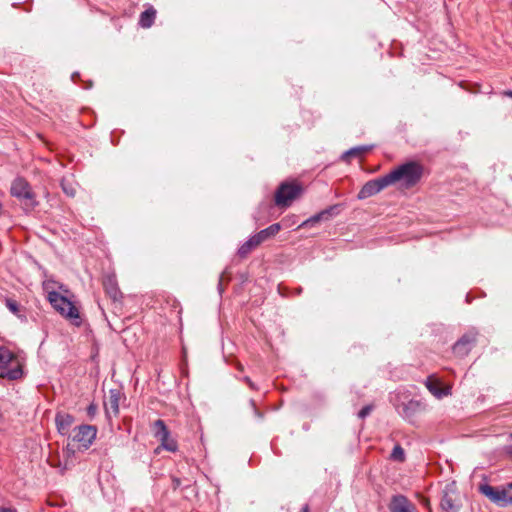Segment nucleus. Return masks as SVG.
Returning a JSON list of instances; mask_svg holds the SVG:
<instances>
[{"label": "nucleus", "instance_id": "obj_1", "mask_svg": "<svg viewBox=\"0 0 512 512\" xmlns=\"http://www.w3.org/2000/svg\"><path fill=\"white\" fill-rule=\"evenodd\" d=\"M43 289L47 294L48 301L60 315L70 320L73 324L80 325L79 310L66 295L69 292L68 289L50 279L43 282Z\"/></svg>", "mask_w": 512, "mask_h": 512}, {"label": "nucleus", "instance_id": "obj_2", "mask_svg": "<svg viewBox=\"0 0 512 512\" xmlns=\"http://www.w3.org/2000/svg\"><path fill=\"white\" fill-rule=\"evenodd\" d=\"M423 174V167L417 162L404 163L387 174L390 184L400 182L405 188L416 185Z\"/></svg>", "mask_w": 512, "mask_h": 512}, {"label": "nucleus", "instance_id": "obj_3", "mask_svg": "<svg viewBox=\"0 0 512 512\" xmlns=\"http://www.w3.org/2000/svg\"><path fill=\"white\" fill-rule=\"evenodd\" d=\"M23 375L22 363L8 348L0 347V377L16 380Z\"/></svg>", "mask_w": 512, "mask_h": 512}, {"label": "nucleus", "instance_id": "obj_4", "mask_svg": "<svg viewBox=\"0 0 512 512\" xmlns=\"http://www.w3.org/2000/svg\"><path fill=\"white\" fill-rule=\"evenodd\" d=\"M302 192V187L296 183H282L275 194V203L278 206L288 207Z\"/></svg>", "mask_w": 512, "mask_h": 512}, {"label": "nucleus", "instance_id": "obj_5", "mask_svg": "<svg viewBox=\"0 0 512 512\" xmlns=\"http://www.w3.org/2000/svg\"><path fill=\"white\" fill-rule=\"evenodd\" d=\"M97 429L91 425H80L74 429L73 441L79 449L87 450L94 442Z\"/></svg>", "mask_w": 512, "mask_h": 512}, {"label": "nucleus", "instance_id": "obj_6", "mask_svg": "<svg viewBox=\"0 0 512 512\" xmlns=\"http://www.w3.org/2000/svg\"><path fill=\"white\" fill-rule=\"evenodd\" d=\"M390 185L391 184L387 174L382 177L370 180L362 186L357 195V198L359 200H363L372 197Z\"/></svg>", "mask_w": 512, "mask_h": 512}, {"label": "nucleus", "instance_id": "obj_7", "mask_svg": "<svg viewBox=\"0 0 512 512\" xmlns=\"http://www.w3.org/2000/svg\"><path fill=\"white\" fill-rule=\"evenodd\" d=\"M480 492L497 505L505 506L507 498L505 490H496L492 486L484 484L480 486Z\"/></svg>", "mask_w": 512, "mask_h": 512}, {"label": "nucleus", "instance_id": "obj_8", "mask_svg": "<svg viewBox=\"0 0 512 512\" xmlns=\"http://www.w3.org/2000/svg\"><path fill=\"white\" fill-rule=\"evenodd\" d=\"M449 490H453V485H450V488L444 491V495L441 499V508L446 512H458L460 505L457 503L456 497L449 493Z\"/></svg>", "mask_w": 512, "mask_h": 512}, {"label": "nucleus", "instance_id": "obj_9", "mask_svg": "<svg viewBox=\"0 0 512 512\" xmlns=\"http://www.w3.org/2000/svg\"><path fill=\"white\" fill-rule=\"evenodd\" d=\"M425 386L436 398L439 399L450 394V388H441L439 380L434 376H429L426 379Z\"/></svg>", "mask_w": 512, "mask_h": 512}, {"label": "nucleus", "instance_id": "obj_10", "mask_svg": "<svg viewBox=\"0 0 512 512\" xmlns=\"http://www.w3.org/2000/svg\"><path fill=\"white\" fill-rule=\"evenodd\" d=\"M11 193L20 198H30V188L28 183L23 179H16L11 186Z\"/></svg>", "mask_w": 512, "mask_h": 512}, {"label": "nucleus", "instance_id": "obj_11", "mask_svg": "<svg viewBox=\"0 0 512 512\" xmlns=\"http://www.w3.org/2000/svg\"><path fill=\"white\" fill-rule=\"evenodd\" d=\"M338 206H331L329 207L328 209H325L313 216H311L310 218H308L307 220H305L301 225L300 227H304V226H313L314 224L318 223L319 221L321 220H327L336 210H337Z\"/></svg>", "mask_w": 512, "mask_h": 512}, {"label": "nucleus", "instance_id": "obj_12", "mask_svg": "<svg viewBox=\"0 0 512 512\" xmlns=\"http://www.w3.org/2000/svg\"><path fill=\"white\" fill-rule=\"evenodd\" d=\"M56 426L58 431L62 435H66L69 431L70 426L74 422L73 416L67 413H58L55 418Z\"/></svg>", "mask_w": 512, "mask_h": 512}, {"label": "nucleus", "instance_id": "obj_13", "mask_svg": "<svg viewBox=\"0 0 512 512\" xmlns=\"http://www.w3.org/2000/svg\"><path fill=\"white\" fill-rule=\"evenodd\" d=\"M119 401H120V393L118 390L112 389L109 391L108 401L105 403L106 412L113 413L117 415L119 412Z\"/></svg>", "mask_w": 512, "mask_h": 512}, {"label": "nucleus", "instance_id": "obj_14", "mask_svg": "<svg viewBox=\"0 0 512 512\" xmlns=\"http://www.w3.org/2000/svg\"><path fill=\"white\" fill-rule=\"evenodd\" d=\"M413 506L404 496L393 498L391 512H414Z\"/></svg>", "mask_w": 512, "mask_h": 512}, {"label": "nucleus", "instance_id": "obj_15", "mask_svg": "<svg viewBox=\"0 0 512 512\" xmlns=\"http://www.w3.org/2000/svg\"><path fill=\"white\" fill-rule=\"evenodd\" d=\"M261 244L256 235H252L246 242H244L241 247L238 249V254L240 257H246L252 250L258 247Z\"/></svg>", "mask_w": 512, "mask_h": 512}, {"label": "nucleus", "instance_id": "obj_16", "mask_svg": "<svg viewBox=\"0 0 512 512\" xmlns=\"http://www.w3.org/2000/svg\"><path fill=\"white\" fill-rule=\"evenodd\" d=\"M103 285L105 287L106 292L110 295V297L114 300H117L121 297V292L117 287V282L113 276H108L105 278Z\"/></svg>", "mask_w": 512, "mask_h": 512}, {"label": "nucleus", "instance_id": "obj_17", "mask_svg": "<svg viewBox=\"0 0 512 512\" xmlns=\"http://www.w3.org/2000/svg\"><path fill=\"white\" fill-rule=\"evenodd\" d=\"M281 230V225L279 223H275L270 225L269 227L259 231L256 233V237L259 239L261 243L264 241L274 237Z\"/></svg>", "mask_w": 512, "mask_h": 512}, {"label": "nucleus", "instance_id": "obj_18", "mask_svg": "<svg viewBox=\"0 0 512 512\" xmlns=\"http://www.w3.org/2000/svg\"><path fill=\"white\" fill-rule=\"evenodd\" d=\"M156 18V10L153 7H149L141 13L139 18V25L142 28H150Z\"/></svg>", "mask_w": 512, "mask_h": 512}, {"label": "nucleus", "instance_id": "obj_19", "mask_svg": "<svg viewBox=\"0 0 512 512\" xmlns=\"http://www.w3.org/2000/svg\"><path fill=\"white\" fill-rule=\"evenodd\" d=\"M474 337L469 336H463L455 345H454V352L457 354H465L468 352V349L466 348L467 345H470L472 342H474Z\"/></svg>", "mask_w": 512, "mask_h": 512}, {"label": "nucleus", "instance_id": "obj_20", "mask_svg": "<svg viewBox=\"0 0 512 512\" xmlns=\"http://www.w3.org/2000/svg\"><path fill=\"white\" fill-rule=\"evenodd\" d=\"M158 439L161 441V446L164 449L171 452H175L177 450V443L170 437L169 431L162 434Z\"/></svg>", "mask_w": 512, "mask_h": 512}, {"label": "nucleus", "instance_id": "obj_21", "mask_svg": "<svg viewBox=\"0 0 512 512\" xmlns=\"http://www.w3.org/2000/svg\"><path fill=\"white\" fill-rule=\"evenodd\" d=\"M369 150V147L367 146H359V147H354V148H351L350 150L346 151L342 158L343 159H346L350 156H360L362 155L364 152H367Z\"/></svg>", "mask_w": 512, "mask_h": 512}, {"label": "nucleus", "instance_id": "obj_22", "mask_svg": "<svg viewBox=\"0 0 512 512\" xmlns=\"http://www.w3.org/2000/svg\"><path fill=\"white\" fill-rule=\"evenodd\" d=\"M390 457L392 460H395V461H399V462L404 461L405 453H404L403 448L400 445H395L391 452Z\"/></svg>", "mask_w": 512, "mask_h": 512}, {"label": "nucleus", "instance_id": "obj_23", "mask_svg": "<svg viewBox=\"0 0 512 512\" xmlns=\"http://www.w3.org/2000/svg\"><path fill=\"white\" fill-rule=\"evenodd\" d=\"M168 432V429L162 420H156L154 422V435L159 438L162 434Z\"/></svg>", "mask_w": 512, "mask_h": 512}, {"label": "nucleus", "instance_id": "obj_24", "mask_svg": "<svg viewBox=\"0 0 512 512\" xmlns=\"http://www.w3.org/2000/svg\"><path fill=\"white\" fill-rule=\"evenodd\" d=\"M6 306L14 314L19 311L17 302L12 299H6Z\"/></svg>", "mask_w": 512, "mask_h": 512}, {"label": "nucleus", "instance_id": "obj_25", "mask_svg": "<svg viewBox=\"0 0 512 512\" xmlns=\"http://www.w3.org/2000/svg\"><path fill=\"white\" fill-rule=\"evenodd\" d=\"M371 410H372V407H371V406H365V407H363V408L359 411V413H358L359 418H361V419L365 418L366 416H368V415L370 414Z\"/></svg>", "mask_w": 512, "mask_h": 512}, {"label": "nucleus", "instance_id": "obj_26", "mask_svg": "<svg viewBox=\"0 0 512 512\" xmlns=\"http://www.w3.org/2000/svg\"><path fill=\"white\" fill-rule=\"evenodd\" d=\"M61 185H62L63 191L67 195H69V196H74L75 195V190L72 187H67L64 182H62Z\"/></svg>", "mask_w": 512, "mask_h": 512}, {"label": "nucleus", "instance_id": "obj_27", "mask_svg": "<svg viewBox=\"0 0 512 512\" xmlns=\"http://www.w3.org/2000/svg\"><path fill=\"white\" fill-rule=\"evenodd\" d=\"M87 411L89 415L94 416L96 413V405L90 404Z\"/></svg>", "mask_w": 512, "mask_h": 512}, {"label": "nucleus", "instance_id": "obj_28", "mask_svg": "<svg viewBox=\"0 0 512 512\" xmlns=\"http://www.w3.org/2000/svg\"><path fill=\"white\" fill-rule=\"evenodd\" d=\"M0 512H17L14 508L0 507Z\"/></svg>", "mask_w": 512, "mask_h": 512}, {"label": "nucleus", "instance_id": "obj_29", "mask_svg": "<svg viewBox=\"0 0 512 512\" xmlns=\"http://www.w3.org/2000/svg\"><path fill=\"white\" fill-rule=\"evenodd\" d=\"M505 452H506L508 455L512 456V445H508V446H506V447H505Z\"/></svg>", "mask_w": 512, "mask_h": 512}, {"label": "nucleus", "instance_id": "obj_30", "mask_svg": "<svg viewBox=\"0 0 512 512\" xmlns=\"http://www.w3.org/2000/svg\"><path fill=\"white\" fill-rule=\"evenodd\" d=\"M508 504L512 505V496H509V495L507 494V498H506L505 506H506V505H508Z\"/></svg>", "mask_w": 512, "mask_h": 512}, {"label": "nucleus", "instance_id": "obj_31", "mask_svg": "<svg viewBox=\"0 0 512 512\" xmlns=\"http://www.w3.org/2000/svg\"><path fill=\"white\" fill-rule=\"evenodd\" d=\"M245 381L249 384L251 388H255L254 383L248 377L245 378Z\"/></svg>", "mask_w": 512, "mask_h": 512}, {"label": "nucleus", "instance_id": "obj_32", "mask_svg": "<svg viewBox=\"0 0 512 512\" xmlns=\"http://www.w3.org/2000/svg\"><path fill=\"white\" fill-rule=\"evenodd\" d=\"M173 483H174V488H177V487H179V485H180V480H179V479H177V478H175V479L173 480Z\"/></svg>", "mask_w": 512, "mask_h": 512}, {"label": "nucleus", "instance_id": "obj_33", "mask_svg": "<svg viewBox=\"0 0 512 512\" xmlns=\"http://www.w3.org/2000/svg\"><path fill=\"white\" fill-rule=\"evenodd\" d=\"M301 512H309V506L308 505H304L301 509Z\"/></svg>", "mask_w": 512, "mask_h": 512}, {"label": "nucleus", "instance_id": "obj_34", "mask_svg": "<svg viewBox=\"0 0 512 512\" xmlns=\"http://www.w3.org/2000/svg\"><path fill=\"white\" fill-rule=\"evenodd\" d=\"M505 94H506L507 96H509V97H512V91H507V92H505Z\"/></svg>", "mask_w": 512, "mask_h": 512}, {"label": "nucleus", "instance_id": "obj_35", "mask_svg": "<svg viewBox=\"0 0 512 512\" xmlns=\"http://www.w3.org/2000/svg\"><path fill=\"white\" fill-rule=\"evenodd\" d=\"M509 487L512 488V482L509 484Z\"/></svg>", "mask_w": 512, "mask_h": 512}, {"label": "nucleus", "instance_id": "obj_36", "mask_svg": "<svg viewBox=\"0 0 512 512\" xmlns=\"http://www.w3.org/2000/svg\"><path fill=\"white\" fill-rule=\"evenodd\" d=\"M509 437H510V439L512 440V433L510 434V436H509Z\"/></svg>", "mask_w": 512, "mask_h": 512}]
</instances>
